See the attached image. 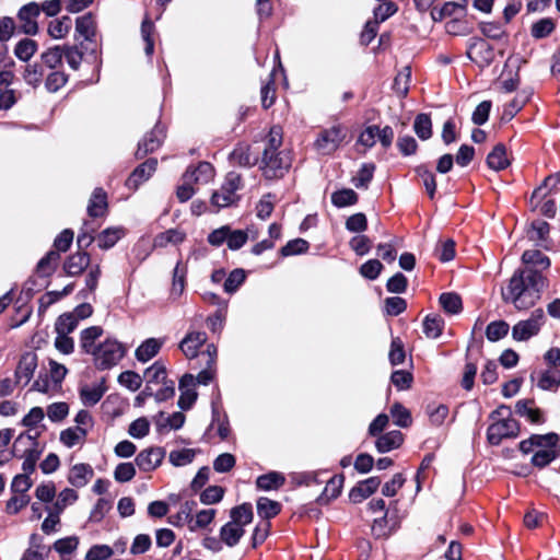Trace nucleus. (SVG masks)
<instances>
[{"label":"nucleus","mask_w":560,"mask_h":560,"mask_svg":"<svg viewBox=\"0 0 560 560\" xmlns=\"http://www.w3.org/2000/svg\"><path fill=\"white\" fill-rule=\"evenodd\" d=\"M75 32L88 42H95L96 22L92 13H86L75 20Z\"/></svg>","instance_id":"nucleus-24"},{"label":"nucleus","mask_w":560,"mask_h":560,"mask_svg":"<svg viewBox=\"0 0 560 560\" xmlns=\"http://www.w3.org/2000/svg\"><path fill=\"white\" fill-rule=\"evenodd\" d=\"M285 482V477L278 471H270L261 475L256 480L258 489L264 491L277 490Z\"/></svg>","instance_id":"nucleus-30"},{"label":"nucleus","mask_w":560,"mask_h":560,"mask_svg":"<svg viewBox=\"0 0 560 560\" xmlns=\"http://www.w3.org/2000/svg\"><path fill=\"white\" fill-rule=\"evenodd\" d=\"M231 523L244 528L245 525L253 521V509L249 503H243L235 506L230 512Z\"/></svg>","instance_id":"nucleus-38"},{"label":"nucleus","mask_w":560,"mask_h":560,"mask_svg":"<svg viewBox=\"0 0 560 560\" xmlns=\"http://www.w3.org/2000/svg\"><path fill=\"white\" fill-rule=\"evenodd\" d=\"M491 419L494 420L487 430V439L490 444L498 445L503 439L515 438L518 434V422L511 418V409L500 406L492 411Z\"/></svg>","instance_id":"nucleus-2"},{"label":"nucleus","mask_w":560,"mask_h":560,"mask_svg":"<svg viewBox=\"0 0 560 560\" xmlns=\"http://www.w3.org/2000/svg\"><path fill=\"white\" fill-rule=\"evenodd\" d=\"M79 546V538L77 536H69L65 538H60L54 542L52 548L56 552H58L61 557L71 555L77 550Z\"/></svg>","instance_id":"nucleus-62"},{"label":"nucleus","mask_w":560,"mask_h":560,"mask_svg":"<svg viewBox=\"0 0 560 560\" xmlns=\"http://www.w3.org/2000/svg\"><path fill=\"white\" fill-rule=\"evenodd\" d=\"M556 445H539L532 457L533 465L542 468L550 464L557 456Z\"/></svg>","instance_id":"nucleus-41"},{"label":"nucleus","mask_w":560,"mask_h":560,"mask_svg":"<svg viewBox=\"0 0 560 560\" xmlns=\"http://www.w3.org/2000/svg\"><path fill=\"white\" fill-rule=\"evenodd\" d=\"M105 387L102 384L84 385L80 389V397L85 406L96 405L105 393Z\"/></svg>","instance_id":"nucleus-34"},{"label":"nucleus","mask_w":560,"mask_h":560,"mask_svg":"<svg viewBox=\"0 0 560 560\" xmlns=\"http://www.w3.org/2000/svg\"><path fill=\"white\" fill-rule=\"evenodd\" d=\"M90 262L91 258L88 253L78 252L66 259L63 270L68 276L75 277L81 275L89 267Z\"/></svg>","instance_id":"nucleus-19"},{"label":"nucleus","mask_w":560,"mask_h":560,"mask_svg":"<svg viewBox=\"0 0 560 560\" xmlns=\"http://www.w3.org/2000/svg\"><path fill=\"white\" fill-rule=\"evenodd\" d=\"M546 322L542 308H536L527 319L520 320L512 327V338L516 341H527L539 334Z\"/></svg>","instance_id":"nucleus-6"},{"label":"nucleus","mask_w":560,"mask_h":560,"mask_svg":"<svg viewBox=\"0 0 560 560\" xmlns=\"http://www.w3.org/2000/svg\"><path fill=\"white\" fill-rule=\"evenodd\" d=\"M185 416L182 412H174L171 416L165 417L164 412H160L158 419L155 420L156 429L159 432H163L164 430H178L184 425Z\"/></svg>","instance_id":"nucleus-32"},{"label":"nucleus","mask_w":560,"mask_h":560,"mask_svg":"<svg viewBox=\"0 0 560 560\" xmlns=\"http://www.w3.org/2000/svg\"><path fill=\"white\" fill-rule=\"evenodd\" d=\"M40 13V8L37 3L31 2L23 5L18 13V18L21 22V30L27 35H35L38 31L36 22L37 16Z\"/></svg>","instance_id":"nucleus-10"},{"label":"nucleus","mask_w":560,"mask_h":560,"mask_svg":"<svg viewBox=\"0 0 560 560\" xmlns=\"http://www.w3.org/2000/svg\"><path fill=\"white\" fill-rule=\"evenodd\" d=\"M358 195L352 189H341L331 195V202L338 207H347L357 203Z\"/></svg>","instance_id":"nucleus-63"},{"label":"nucleus","mask_w":560,"mask_h":560,"mask_svg":"<svg viewBox=\"0 0 560 560\" xmlns=\"http://www.w3.org/2000/svg\"><path fill=\"white\" fill-rule=\"evenodd\" d=\"M103 335V329L100 326H92L84 329L81 332V348L86 353H92L97 346L95 345L96 339Z\"/></svg>","instance_id":"nucleus-39"},{"label":"nucleus","mask_w":560,"mask_h":560,"mask_svg":"<svg viewBox=\"0 0 560 560\" xmlns=\"http://www.w3.org/2000/svg\"><path fill=\"white\" fill-rule=\"evenodd\" d=\"M13 80H9L8 83L0 85V110H9L18 102L16 92L10 89Z\"/></svg>","instance_id":"nucleus-57"},{"label":"nucleus","mask_w":560,"mask_h":560,"mask_svg":"<svg viewBox=\"0 0 560 560\" xmlns=\"http://www.w3.org/2000/svg\"><path fill=\"white\" fill-rule=\"evenodd\" d=\"M217 348L214 345H208L207 349L200 353V358L205 361L207 368L203 369L199 374L197 375V382L199 384L207 385L209 384L215 374V361H217Z\"/></svg>","instance_id":"nucleus-15"},{"label":"nucleus","mask_w":560,"mask_h":560,"mask_svg":"<svg viewBox=\"0 0 560 560\" xmlns=\"http://www.w3.org/2000/svg\"><path fill=\"white\" fill-rule=\"evenodd\" d=\"M242 177L238 173L230 172L220 187L211 196V205L218 209L229 207L238 200L236 191L242 188Z\"/></svg>","instance_id":"nucleus-5"},{"label":"nucleus","mask_w":560,"mask_h":560,"mask_svg":"<svg viewBox=\"0 0 560 560\" xmlns=\"http://www.w3.org/2000/svg\"><path fill=\"white\" fill-rule=\"evenodd\" d=\"M559 436L556 433H548L544 435H532L529 439L524 440L520 443V450L524 454L534 452L535 447L539 445H557Z\"/></svg>","instance_id":"nucleus-23"},{"label":"nucleus","mask_w":560,"mask_h":560,"mask_svg":"<svg viewBox=\"0 0 560 560\" xmlns=\"http://www.w3.org/2000/svg\"><path fill=\"white\" fill-rule=\"evenodd\" d=\"M164 339L149 338L144 340L135 351V357L139 362L145 363L153 359L161 350Z\"/></svg>","instance_id":"nucleus-21"},{"label":"nucleus","mask_w":560,"mask_h":560,"mask_svg":"<svg viewBox=\"0 0 560 560\" xmlns=\"http://www.w3.org/2000/svg\"><path fill=\"white\" fill-rule=\"evenodd\" d=\"M77 500V491L70 488H66L58 494V498L54 505L50 506V510L60 515L67 505L74 503Z\"/></svg>","instance_id":"nucleus-53"},{"label":"nucleus","mask_w":560,"mask_h":560,"mask_svg":"<svg viewBox=\"0 0 560 560\" xmlns=\"http://www.w3.org/2000/svg\"><path fill=\"white\" fill-rule=\"evenodd\" d=\"M39 433L32 435L31 433H21L14 442L13 450L15 452V456H18L19 446L22 445L25 447L23 451L22 457L24 458L22 464V469L26 474H32L35 470L36 463L40 457L43 452L42 448L38 447V438Z\"/></svg>","instance_id":"nucleus-4"},{"label":"nucleus","mask_w":560,"mask_h":560,"mask_svg":"<svg viewBox=\"0 0 560 560\" xmlns=\"http://www.w3.org/2000/svg\"><path fill=\"white\" fill-rule=\"evenodd\" d=\"M402 441L404 439L401 432L395 430L381 435L376 440L375 446L380 453H387L392 450L398 448L401 445Z\"/></svg>","instance_id":"nucleus-28"},{"label":"nucleus","mask_w":560,"mask_h":560,"mask_svg":"<svg viewBox=\"0 0 560 560\" xmlns=\"http://www.w3.org/2000/svg\"><path fill=\"white\" fill-rule=\"evenodd\" d=\"M262 173L266 178L273 179L282 177L291 165L289 153L273 152L271 150H264L262 155Z\"/></svg>","instance_id":"nucleus-7"},{"label":"nucleus","mask_w":560,"mask_h":560,"mask_svg":"<svg viewBox=\"0 0 560 560\" xmlns=\"http://www.w3.org/2000/svg\"><path fill=\"white\" fill-rule=\"evenodd\" d=\"M141 38L144 42V51L147 56H151L154 51V40L153 35L155 32V26L149 16H145L141 24Z\"/></svg>","instance_id":"nucleus-49"},{"label":"nucleus","mask_w":560,"mask_h":560,"mask_svg":"<svg viewBox=\"0 0 560 560\" xmlns=\"http://www.w3.org/2000/svg\"><path fill=\"white\" fill-rule=\"evenodd\" d=\"M217 511L214 509H206L197 512L196 516H192L190 532H197L199 529H205L210 525Z\"/></svg>","instance_id":"nucleus-51"},{"label":"nucleus","mask_w":560,"mask_h":560,"mask_svg":"<svg viewBox=\"0 0 560 560\" xmlns=\"http://www.w3.org/2000/svg\"><path fill=\"white\" fill-rule=\"evenodd\" d=\"M50 552V547L43 542V537L38 534L30 536V547L25 550L20 560H46Z\"/></svg>","instance_id":"nucleus-18"},{"label":"nucleus","mask_w":560,"mask_h":560,"mask_svg":"<svg viewBox=\"0 0 560 560\" xmlns=\"http://www.w3.org/2000/svg\"><path fill=\"white\" fill-rule=\"evenodd\" d=\"M144 378L147 385H151L153 388L155 385H161L167 380L166 368L161 361L154 362L144 372Z\"/></svg>","instance_id":"nucleus-33"},{"label":"nucleus","mask_w":560,"mask_h":560,"mask_svg":"<svg viewBox=\"0 0 560 560\" xmlns=\"http://www.w3.org/2000/svg\"><path fill=\"white\" fill-rule=\"evenodd\" d=\"M45 75V67L42 62H34L32 65H27L23 72V79L26 84L37 88Z\"/></svg>","instance_id":"nucleus-40"},{"label":"nucleus","mask_w":560,"mask_h":560,"mask_svg":"<svg viewBox=\"0 0 560 560\" xmlns=\"http://www.w3.org/2000/svg\"><path fill=\"white\" fill-rule=\"evenodd\" d=\"M185 240V233L175 229L167 230L154 237V247H165L168 244H179Z\"/></svg>","instance_id":"nucleus-45"},{"label":"nucleus","mask_w":560,"mask_h":560,"mask_svg":"<svg viewBox=\"0 0 560 560\" xmlns=\"http://www.w3.org/2000/svg\"><path fill=\"white\" fill-rule=\"evenodd\" d=\"M413 130L421 140H428L432 135V122L429 115H417L413 122Z\"/></svg>","instance_id":"nucleus-55"},{"label":"nucleus","mask_w":560,"mask_h":560,"mask_svg":"<svg viewBox=\"0 0 560 560\" xmlns=\"http://www.w3.org/2000/svg\"><path fill=\"white\" fill-rule=\"evenodd\" d=\"M546 287L545 277L534 267L517 269L509 284L502 290V299L518 311H525L535 305Z\"/></svg>","instance_id":"nucleus-1"},{"label":"nucleus","mask_w":560,"mask_h":560,"mask_svg":"<svg viewBox=\"0 0 560 560\" xmlns=\"http://www.w3.org/2000/svg\"><path fill=\"white\" fill-rule=\"evenodd\" d=\"M195 380L192 375H184L179 382L180 396L178 406L183 410L189 409L197 399V393L194 390Z\"/></svg>","instance_id":"nucleus-20"},{"label":"nucleus","mask_w":560,"mask_h":560,"mask_svg":"<svg viewBox=\"0 0 560 560\" xmlns=\"http://www.w3.org/2000/svg\"><path fill=\"white\" fill-rule=\"evenodd\" d=\"M343 476H335L328 480L324 491L318 497L317 502L319 504H327L330 500L336 499L342 489Z\"/></svg>","instance_id":"nucleus-29"},{"label":"nucleus","mask_w":560,"mask_h":560,"mask_svg":"<svg viewBox=\"0 0 560 560\" xmlns=\"http://www.w3.org/2000/svg\"><path fill=\"white\" fill-rule=\"evenodd\" d=\"M381 485V479L378 477H370L361 482H359L355 487H353L349 493V499L353 503H360L364 499L372 495Z\"/></svg>","instance_id":"nucleus-16"},{"label":"nucleus","mask_w":560,"mask_h":560,"mask_svg":"<svg viewBox=\"0 0 560 560\" xmlns=\"http://www.w3.org/2000/svg\"><path fill=\"white\" fill-rule=\"evenodd\" d=\"M281 511V504L268 498H259L257 501L258 515L265 520H269L278 515Z\"/></svg>","instance_id":"nucleus-50"},{"label":"nucleus","mask_w":560,"mask_h":560,"mask_svg":"<svg viewBox=\"0 0 560 560\" xmlns=\"http://www.w3.org/2000/svg\"><path fill=\"white\" fill-rule=\"evenodd\" d=\"M192 175V184H206L214 176V168L208 162H200L196 167H189Z\"/></svg>","instance_id":"nucleus-43"},{"label":"nucleus","mask_w":560,"mask_h":560,"mask_svg":"<svg viewBox=\"0 0 560 560\" xmlns=\"http://www.w3.org/2000/svg\"><path fill=\"white\" fill-rule=\"evenodd\" d=\"M78 326V318L75 315L67 313L62 314L58 317L55 329L59 335H69Z\"/></svg>","instance_id":"nucleus-61"},{"label":"nucleus","mask_w":560,"mask_h":560,"mask_svg":"<svg viewBox=\"0 0 560 560\" xmlns=\"http://www.w3.org/2000/svg\"><path fill=\"white\" fill-rule=\"evenodd\" d=\"M244 533V528L235 525L234 523L228 522L220 529V538L226 546L234 547L238 544Z\"/></svg>","instance_id":"nucleus-31"},{"label":"nucleus","mask_w":560,"mask_h":560,"mask_svg":"<svg viewBox=\"0 0 560 560\" xmlns=\"http://www.w3.org/2000/svg\"><path fill=\"white\" fill-rule=\"evenodd\" d=\"M158 165L156 159H149L139 165L127 178L126 186L130 189H137L143 182L148 180L155 172Z\"/></svg>","instance_id":"nucleus-13"},{"label":"nucleus","mask_w":560,"mask_h":560,"mask_svg":"<svg viewBox=\"0 0 560 560\" xmlns=\"http://www.w3.org/2000/svg\"><path fill=\"white\" fill-rule=\"evenodd\" d=\"M37 368V355L34 352H26L20 359L15 370L16 383L28 384Z\"/></svg>","instance_id":"nucleus-14"},{"label":"nucleus","mask_w":560,"mask_h":560,"mask_svg":"<svg viewBox=\"0 0 560 560\" xmlns=\"http://www.w3.org/2000/svg\"><path fill=\"white\" fill-rule=\"evenodd\" d=\"M124 235H125V230L122 228L105 229L97 236L98 247L102 249H108V248L113 247Z\"/></svg>","instance_id":"nucleus-37"},{"label":"nucleus","mask_w":560,"mask_h":560,"mask_svg":"<svg viewBox=\"0 0 560 560\" xmlns=\"http://www.w3.org/2000/svg\"><path fill=\"white\" fill-rule=\"evenodd\" d=\"M71 28V19L62 16L61 19L52 20L48 25V34L55 38H63Z\"/></svg>","instance_id":"nucleus-52"},{"label":"nucleus","mask_w":560,"mask_h":560,"mask_svg":"<svg viewBox=\"0 0 560 560\" xmlns=\"http://www.w3.org/2000/svg\"><path fill=\"white\" fill-rule=\"evenodd\" d=\"M186 267L183 266L180 262H177V265L174 268L173 273V284L171 290V295L175 299L180 296L185 289V278H186Z\"/></svg>","instance_id":"nucleus-54"},{"label":"nucleus","mask_w":560,"mask_h":560,"mask_svg":"<svg viewBox=\"0 0 560 560\" xmlns=\"http://www.w3.org/2000/svg\"><path fill=\"white\" fill-rule=\"evenodd\" d=\"M125 347L115 339H106L97 345V348L91 353L94 364L100 370H106L115 366L125 355Z\"/></svg>","instance_id":"nucleus-3"},{"label":"nucleus","mask_w":560,"mask_h":560,"mask_svg":"<svg viewBox=\"0 0 560 560\" xmlns=\"http://www.w3.org/2000/svg\"><path fill=\"white\" fill-rule=\"evenodd\" d=\"M346 136L347 131L342 126H332L318 135L314 143L315 149L322 154H331L340 147Z\"/></svg>","instance_id":"nucleus-8"},{"label":"nucleus","mask_w":560,"mask_h":560,"mask_svg":"<svg viewBox=\"0 0 560 560\" xmlns=\"http://www.w3.org/2000/svg\"><path fill=\"white\" fill-rule=\"evenodd\" d=\"M207 341V334L205 331L188 332L180 341L179 348L188 359L198 355L199 348Z\"/></svg>","instance_id":"nucleus-17"},{"label":"nucleus","mask_w":560,"mask_h":560,"mask_svg":"<svg viewBox=\"0 0 560 560\" xmlns=\"http://www.w3.org/2000/svg\"><path fill=\"white\" fill-rule=\"evenodd\" d=\"M556 27L552 19L545 18L532 25L530 34L534 38L540 39L550 35Z\"/></svg>","instance_id":"nucleus-60"},{"label":"nucleus","mask_w":560,"mask_h":560,"mask_svg":"<svg viewBox=\"0 0 560 560\" xmlns=\"http://www.w3.org/2000/svg\"><path fill=\"white\" fill-rule=\"evenodd\" d=\"M197 506V502L194 500L185 501L180 504L179 511L170 517V523L175 526H185L187 525L190 529L191 521H192V512Z\"/></svg>","instance_id":"nucleus-26"},{"label":"nucleus","mask_w":560,"mask_h":560,"mask_svg":"<svg viewBox=\"0 0 560 560\" xmlns=\"http://www.w3.org/2000/svg\"><path fill=\"white\" fill-rule=\"evenodd\" d=\"M107 210V195L102 188H95L88 206V213L90 217L97 218L106 213Z\"/></svg>","instance_id":"nucleus-25"},{"label":"nucleus","mask_w":560,"mask_h":560,"mask_svg":"<svg viewBox=\"0 0 560 560\" xmlns=\"http://www.w3.org/2000/svg\"><path fill=\"white\" fill-rule=\"evenodd\" d=\"M444 320L440 315H428L423 320V332L428 338H438L442 334Z\"/></svg>","instance_id":"nucleus-48"},{"label":"nucleus","mask_w":560,"mask_h":560,"mask_svg":"<svg viewBox=\"0 0 560 560\" xmlns=\"http://www.w3.org/2000/svg\"><path fill=\"white\" fill-rule=\"evenodd\" d=\"M37 51V43L31 38H23L14 47V55L21 61H28Z\"/></svg>","instance_id":"nucleus-46"},{"label":"nucleus","mask_w":560,"mask_h":560,"mask_svg":"<svg viewBox=\"0 0 560 560\" xmlns=\"http://www.w3.org/2000/svg\"><path fill=\"white\" fill-rule=\"evenodd\" d=\"M196 452L190 448L172 451L168 455L170 463L176 467L186 466L195 458Z\"/></svg>","instance_id":"nucleus-64"},{"label":"nucleus","mask_w":560,"mask_h":560,"mask_svg":"<svg viewBox=\"0 0 560 560\" xmlns=\"http://www.w3.org/2000/svg\"><path fill=\"white\" fill-rule=\"evenodd\" d=\"M560 385V370L548 368L540 372L537 386L542 390H552Z\"/></svg>","instance_id":"nucleus-35"},{"label":"nucleus","mask_w":560,"mask_h":560,"mask_svg":"<svg viewBox=\"0 0 560 560\" xmlns=\"http://www.w3.org/2000/svg\"><path fill=\"white\" fill-rule=\"evenodd\" d=\"M94 475L93 468L89 464H75L71 467L68 481L73 487L82 488L92 479Z\"/></svg>","instance_id":"nucleus-22"},{"label":"nucleus","mask_w":560,"mask_h":560,"mask_svg":"<svg viewBox=\"0 0 560 560\" xmlns=\"http://www.w3.org/2000/svg\"><path fill=\"white\" fill-rule=\"evenodd\" d=\"M68 81V77L65 72L59 70H51L45 80V88L48 92L55 93L59 91Z\"/></svg>","instance_id":"nucleus-58"},{"label":"nucleus","mask_w":560,"mask_h":560,"mask_svg":"<svg viewBox=\"0 0 560 560\" xmlns=\"http://www.w3.org/2000/svg\"><path fill=\"white\" fill-rule=\"evenodd\" d=\"M467 56L471 61L483 68L493 61L494 51L485 39L472 37L468 42Z\"/></svg>","instance_id":"nucleus-9"},{"label":"nucleus","mask_w":560,"mask_h":560,"mask_svg":"<svg viewBox=\"0 0 560 560\" xmlns=\"http://www.w3.org/2000/svg\"><path fill=\"white\" fill-rule=\"evenodd\" d=\"M515 411L521 417L527 418L532 423H541L542 416L538 408L534 407L532 400H520L515 405Z\"/></svg>","instance_id":"nucleus-36"},{"label":"nucleus","mask_w":560,"mask_h":560,"mask_svg":"<svg viewBox=\"0 0 560 560\" xmlns=\"http://www.w3.org/2000/svg\"><path fill=\"white\" fill-rule=\"evenodd\" d=\"M522 261L526 265L548 268L550 265L549 258L538 249L525 250L522 255Z\"/></svg>","instance_id":"nucleus-59"},{"label":"nucleus","mask_w":560,"mask_h":560,"mask_svg":"<svg viewBox=\"0 0 560 560\" xmlns=\"http://www.w3.org/2000/svg\"><path fill=\"white\" fill-rule=\"evenodd\" d=\"M165 137L164 128L161 125H155L154 128L143 137L138 145L137 158L141 159L148 153H151L160 148Z\"/></svg>","instance_id":"nucleus-12"},{"label":"nucleus","mask_w":560,"mask_h":560,"mask_svg":"<svg viewBox=\"0 0 560 560\" xmlns=\"http://www.w3.org/2000/svg\"><path fill=\"white\" fill-rule=\"evenodd\" d=\"M60 259L59 253L56 250L48 252L37 264V273L42 277L50 276Z\"/></svg>","instance_id":"nucleus-42"},{"label":"nucleus","mask_w":560,"mask_h":560,"mask_svg":"<svg viewBox=\"0 0 560 560\" xmlns=\"http://www.w3.org/2000/svg\"><path fill=\"white\" fill-rule=\"evenodd\" d=\"M62 58V47L54 46L40 55V62L47 69L56 70V68L61 65Z\"/></svg>","instance_id":"nucleus-44"},{"label":"nucleus","mask_w":560,"mask_h":560,"mask_svg":"<svg viewBox=\"0 0 560 560\" xmlns=\"http://www.w3.org/2000/svg\"><path fill=\"white\" fill-rule=\"evenodd\" d=\"M487 164L493 171H502L510 165L504 144H497L487 156Z\"/></svg>","instance_id":"nucleus-27"},{"label":"nucleus","mask_w":560,"mask_h":560,"mask_svg":"<svg viewBox=\"0 0 560 560\" xmlns=\"http://www.w3.org/2000/svg\"><path fill=\"white\" fill-rule=\"evenodd\" d=\"M232 163L240 166H250L256 163L257 159L252 156L249 148L245 144L237 145L230 154Z\"/></svg>","instance_id":"nucleus-47"},{"label":"nucleus","mask_w":560,"mask_h":560,"mask_svg":"<svg viewBox=\"0 0 560 560\" xmlns=\"http://www.w3.org/2000/svg\"><path fill=\"white\" fill-rule=\"evenodd\" d=\"M86 435V431L80 427L69 428L60 433V441L67 447H73L80 443Z\"/></svg>","instance_id":"nucleus-56"},{"label":"nucleus","mask_w":560,"mask_h":560,"mask_svg":"<svg viewBox=\"0 0 560 560\" xmlns=\"http://www.w3.org/2000/svg\"><path fill=\"white\" fill-rule=\"evenodd\" d=\"M164 456L165 452L162 447H150L136 456V465L142 471H152L161 465Z\"/></svg>","instance_id":"nucleus-11"}]
</instances>
